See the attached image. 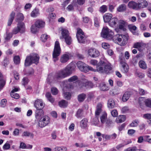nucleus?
<instances>
[{
	"mask_svg": "<svg viewBox=\"0 0 151 151\" xmlns=\"http://www.w3.org/2000/svg\"><path fill=\"white\" fill-rule=\"evenodd\" d=\"M100 122L99 119V117L95 116L91 121L92 124L96 126L100 127L99 124Z\"/></svg>",
	"mask_w": 151,
	"mask_h": 151,
	"instance_id": "cd10ccee",
	"label": "nucleus"
},
{
	"mask_svg": "<svg viewBox=\"0 0 151 151\" xmlns=\"http://www.w3.org/2000/svg\"><path fill=\"white\" fill-rule=\"evenodd\" d=\"M15 13L12 12L10 14V18L9 19L8 22V26H10L12 24V22L14 18Z\"/></svg>",
	"mask_w": 151,
	"mask_h": 151,
	"instance_id": "7c9ffc66",
	"label": "nucleus"
},
{
	"mask_svg": "<svg viewBox=\"0 0 151 151\" xmlns=\"http://www.w3.org/2000/svg\"><path fill=\"white\" fill-rule=\"evenodd\" d=\"M112 16L111 14L107 13L104 14L103 16V19L105 22H109L111 19Z\"/></svg>",
	"mask_w": 151,
	"mask_h": 151,
	"instance_id": "412c9836",
	"label": "nucleus"
},
{
	"mask_svg": "<svg viewBox=\"0 0 151 151\" xmlns=\"http://www.w3.org/2000/svg\"><path fill=\"white\" fill-rule=\"evenodd\" d=\"M70 54L68 53L63 54L61 55L60 58V61L62 63L67 62L69 59Z\"/></svg>",
	"mask_w": 151,
	"mask_h": 151,
	"instance_id": "4468645a",
	"label": "nucleus"
},
{
	"mask_svg": "<svg viewBox=\"0 0 151 151\" xmlns=\"http://www.w3.org/2000/svg\"><path fill=\"white\" fill-rule=\"evenodd\" d=\"M37 27L35 25H32L31 27V31L33 33H35L37 31Z\"/></svg>",
	"mask_w": 151,
	"mask_h": 151,
	"instance_id": "6e6d98bb",
	"label": "nucleus"
},
{
	"mask_svg": "<svg viewBox=\"0 0 151 151\" xmlns=\"http://www.w3.org/2000/svg\"><path fill=\"white\" fill-rule=\"evenodd\" d=\"M107 7L106 6L103 5L101 6L99 9V11L101 12L104 13L107 11Z\"/></svg>",
	"mask_w": 151,
	"mask_h": 151,
	"instance_id": "c03bdc74",
	"label": "nucleus"
},
{
	"mask_svg": "<svg viewBox=\"0 0 151 151\" xmlns=\"http://www.w3.org/2000/svg\"><path fill=\"white\" fill-rule=\"evenodd\" d=\"M102 105L101 104L99 103L98 104L96 107V109L95 111V116L99 117V116L101 111V107Z\"/></svg>",
	"mask_w": 151,
	"mask_h": 151,
	"instance_id": "393cba45",
	"label": "nucleus"
},
{
	"mask_svg": "<svg viewBox=\"0 0 151 151\" xmlns=\"http://www.w3.org/2000/svg\"><path fill=\"white\" fill-rule=\"evenodd\" d=\"M34 105L37 109L40 108L42 109L44 107V105L42 100L40 99L37 100L35 101Z\"/></svg>",
	"mask_w": 151,
	"mask_h": 151,
	"instance_id": "f3484780",
	"label": "nucleus"
},
{
	"mask_svg": "<svg viewBox=\"0 0 151 151\" xmlns=\"http://www.w3.org/2000/svg\"><path fill=\"white\" fill-rule=\"evenodd\" d=\"M46 96L48 100L51 103H53L54 101V99H53L50 93L49 92L47 93L46 94Z\"/></svg>",
	"mask_w": 151,
	"mask_h": 151,
	"instance_id": "e433bc0d",
	"label": "nucleus"
},
{
	"mask_svg": "<svg viewBox=\"0 0 151 151\" xmlns=\"http://www.w3.org/2000/svg\"><path fill=\"white\" fill-rule=\"evenodd\" d=\"M112 116L114 117H116L118 115V113L117 110H114L111 112Z\"/></svg>",
	"mask_w": 151,
	"mask_h": 151,
	"instance_id": "338daca9",
	"label": "nucleus"
},
{
	"mask_svg": "<svg viewBox=\"0 0 151 151\" xmlns=\"http://www.w3.org/2000/svg\"><path fill=\"white\" fill-rule=\"evenodd\" d=\"M127 7L126 5L124 4L120 5L117 8V10L119 12H122L125 11Z\"/></svg>",
	"mask_w": 151,
	"mask_h": 151,
	"instance_id": "2f4dec72",
	"label": "nucleus"
},
{
	"mask_svg": "<svg viewBox=\"0 0 151 151\" xmlns=\"http://www.w3.org/2000/svg\"><path fill=\"white\" fill-rule=\"evenodd\" d=\"M115 106V102L112 99H110L108 101V106L109 108H113Z\"/></svg>",
	"mask_w": 151,
	"mask_h": 151,
	"instance_id": "473e14b6",
	"label": "nucleus"
},
{
	"mask_svg": "<svg viewBox=\"0 0 151 151\" xmlns=\"http://www.w3.org/2000/svg\"><path fill=\"white\" fill-rule=\"evenodd\" d=\"M61 31L63 38L65 39V41L67 45H70L71 44L72 40L69 35V33L68 30L65 29H62Z\"/></svg>",
	"mask_w": 151,
	"mask_h": 151,
	"instance_id": "0eeeda50",
	"label": "nucleus"
},
{
	"mask_svg": "<svg viewBox=\"0 0 151 151\" xmlns=\"http://www.w3.org/2000/svg\"><path fill=\"white\" fill-rule=\"evenodd\" d=\"M34 73V70L32 68H30L24 72V74L27 76H29L33 74Z\"/></svg>",
	"mask_w": 151,
	"mask_h": 151,
	"instance_id": "4c0bfd02",
	"label": "nucleus"
},
{
	"mask_svg": "<svg viewBox=\"0 0 151 151\" xmlns=\"http://www.w3.org/2000/svg\"><path fill=\"white\" fill-rule=\"evenodd\" d=\"M131 95L130 92L129 91H127L124 93L122 97V100L124 102H126L129 99Z\"/></svg>",
	"mask_w": 151,
	"mask_h": 151,
	"instance_id": "4be33fe9",
	"label": "nucleus"
},
{
	"mask_svg": "<svg viewBox=\"0 0 151 151\" xmlns=\"http://www.w3.org/2000/svg\"><path fill=\"white\" fill-rule=\"evenodd\" d=\"M145 47V44L142 42H138L134 44L133 47L137 48L139 51H143Z\"/></svg>",
	"mask_w": 151,
	"mask_h": 151,
	"instance_id": "2eb2a0df",
	"label": "nucleus"
},
{
	"mask_svg": "<svg viewBox=\"0 0 151 151\" xmlns=\"http://www.w3.org/2000/svg\"><path fill=\"white\" fill-rule=\"evenodd\" d=\"M114 35V32L106 27L103 28L101 32L102 37L108 39L111 38Z\"/></svg>",
	"mask_w": 151,
	"mask_h": 151,
	"instance_id": "423d86ee",
	"label": "nucleus"
},
{
	"mask_svg": "<svg viewBox=\"0 0 151 151\" xmlns=\"http://www.w3.org/2000/svg\"><path fill=\"white\" fill-rule=\"evenodd\" d=\"M101 122L102 124H105L109 119L107 118V114L106 113L103 114L100 117Z\"/></svg>",
	"mask_w": 151,
	"mask_h": 151,
	"instance_id": "a878e982",
	"label": "nucleus"
},
{
	"mask_svg": "<svg viewBox=\"0 0 151 151\" xmlns=\"http://www.w3.org/2000/svg\"><path fill=\"white\" fill-rule=\"evenodd\" d=\"M116 40L118 42V44L121 46L125 45L127 43L128 39L127 35L118 34L116 36Z\"/></svg>",
	"mask_w": 151,
	"mask_h": 151,
	"instance_id": "6e6552de",
	"label": "nucleus"
},
{
	"mask_svg": "<svg viewBox=\"0 0 151 151\" xmlns=\"http://www.w3.org/2000/svg\"><path fill=\"white\" fill-rule=\"evenodd\" d=\"M14 63L16 64H18L20 62V58L19 56H15L14 58Z\"/></svg>",
	"mask_w": 151,
	"mask_h": 151,
	"instance_id": "603ef678",
	"label": "nucleus"
},
{
	"mask_svg": "<svg viewBox=\"0 0 151 151\" xmlns=\"http://www.w3.org/2000/svg\"><path fill=\"white\" fill-rule=\"evenodd\" d=\"M83 86L86 87L87 88H91L93 87V83L90 81H85L82 83Z\"/></svg>",
	"mask_w": 151,
	"mask_h": 151,
	"instance_id": "5701e85b",
	"label": "nucleus"
},
{
	"mask_svg": "<svg viewBox=\"0 0 151 151\" xmlns=\"http://www.w3.org/2000/svg\"><path fill=\"white\" fill-rule=\"evenodd\" d=\"M7 100L6 99H2L1 102V104L2 107H4L6 105Z\"/></svg>",
	"mask_w": 151,
	"mask_h": 151,
	"instance_id": "e2e57ef3",
	"label": "nucleus"
},
{
	"mask_svg": "<svg viewBox=\"0 0 151 151\" xmlns=\"http://www.w3.org/2000/svg\"><path fill=\"white\" fill-rule=\"evenodd\" d=\"M88 53L89 56L92 57H96L98 56L100 54L99 51L95 49L91 48L88 51Z\"/></svg>",
	"mask_w": 151,
	"mask_h": 151,
	"instance_id": "ddd939ff",
	"label": "nucleus"
},
{
	"mask_svg": "<svg viewBox=\"0 0 151 151\" xmlns=\"http://www.w3.org/2000/svg\"><path fill=\"white\" fill-rule=\"evenodd\" d=\"M68 105V102L65 100H62L59 102V105L61 107H66Z\"/></svg>",
	"mask_w": 151,
	"mask_h": 151,
	"instance_id": "f704fd0d",
	"label": "nucleus"
},
{
	"mask_svg": "<svg viewBox=\"0 0 151 151\" xmlns=\"http://www.w3.org/2000/svg\"><path fill=\"white\" fill-rule=\"evenodd\" d=\"M76 64L80 70L85 73L90 70L94 72L97 71L100 73L108 74L112 69L110 64L106 63L102 61L99 62L98 65L96 67V69H93L88 66H86L85 63L81 61H78Z\"/></svg>",
	"mask_w": 151,
	"mask_h": 151,
	"instance_id": "f257e3e1",
	"label": "nucleus"
},
{
	"mask_svg": "<svg viewBox=\"0 0 151 151\" xmlns=\"http://www.w3.org/2000/svg\"><path fill=\"white\" fill-rule=\"evenodd\" d=\"M25 31V25L24 23L20 22L17 24V26L15 27L12 31V33L14 34H16L20 32L23 33Z\"/></svg>",
	"mask_w": 151,
	"mask_h": 151,
	"instance_id": "1a4fd4ad",
	"label": "nucleus"
},
{
	"mask_svg": "<svg viewBox=\"0 0 151 151\" xmlns=\"http://www.w3.org/2000/svg\"><path fill=\"white\" fill-rule=\"evenodd\" d=\"M56 78L55 77V76L53 77L51 74H49L48 76V77L47 79V83L49 84H50L54 82V81H56Z\"/></svg>",
	"mask_w": 151,
	"mask_h": 151,
	"instance_id": "c756f323",
	"label": "nucleus"
},
{
	"mask_svg": "<svg viewBox=\"0 0 151 151\" xmlns=\"http://www.w3.org/2000/svg\"><path fill=\"white\" fill-rule=\"evenodd\" d=\"M139 65L141 68L146 69L147 68V65L145 62L143 60H140L139 63Z\"/></svg>",
	"mask_w": 151,
	"mask_h": 151,
	"instance_id": "58836bf2",
	"label": "nucleus"
},
{
	"mask_svg": "<svg viewBox=\"0 0 151 151\" xmlns=\"http://www.w3.org/2000/svg\"><path fill=\"white\" fill-rule=\"evenodd\" d=\"M78 79V77L76 76H73L68 79V81L69 82H73L76 81Z\"/></svg>",
	"mask_w": 151,
	"mask_h": 151,
	"instance_id": "bf43d9fd",
	"label": "nucleus"
},
{
	"mask_svg": "<svg viewBox=\"0 0 151 151\" xmlns=\"http://www.w3.org/2000/svg\"><path fill=\"white\" fill-rule=\"evenodd\" d=\"M120 64L122 67L121 70L124 73H126L129 71V67L125 62V60L124 58L120 57Z\"/></svg>",
	"mask_w": 151,
	"mask_h": 151,
	"instance_id": "f8f14e48",
	"label": "nucleus"
},
{
	"mask_svg": "<svg viewBox=\"0 0 151 151\" xmlns=\"http://www.w3.org/2000/svg\"><path fill=\"white\" fill-rule=\"evenodd\" d=\"M61 48L59 42L56 41L55 42L54 50L52 53V58L54 62H56L59 59L58 56L61 53Z\"/></svg>",
	"mask_w": 151,
	"mask_h": 151,
	"instance_id": "39448f33",
	"label": "nucleus"
},
{
	"mask_svg": "<svg viewBox=\"0 0 151 151\" xmlns=\"http://www.w3.org/2000/svg\"><path fill=\"white\" fill-rule=\"evenodd\" d=\"M102 46L104 48L107 49L110 47V45L107 43H103L102 44Z\"/></svg>",
	"mask_w": 151,
	"mask_h": 151,
	"instance_id": "052dcab7",
	"label": "nucleus"
},
{
	"mask_svg": "<svg viewBox=\"0 0 151 151\" xmlns=\"http://www.w3.org/2000/svg\"><path fill=\"white\" fill-rule=\"evenodd\" d=\"M63 96L64 98L67 99H70L71 96V95L70 93L65 92L63 94Z\"/></svg>",
	"mask_w": 151,
	"mask_h": 151,
	"instance_id": "09e8293b",
	"label": "nucleus"
},
{
	"mask_svg": "<svg viewBox=\"0 0 151 151\" xmlns=\"http://www.w3.org/2000/svg\"><path fill=\"white\" fill-rule=\"evenodd\" d=\"M23 83L22 84L24 85L27 84L29 82V80L27 78L24 77L22 79Z\"/></svg>",
	"mask_w": 151,
	"mask_h": 151,
	"instance_id": "0e129e2a",
	"label": "nucleus"
},
{
	"mask_svg": "<svg viewBox=\"0 0 151 151\" xmlns=\"http://www.w3.org/2000/svg\"><path fill=\"white\" fill-rule=\"evenodd\" d=\"M48 37V35L47 34H43L41 37V40L42 42H44L46 41Z\"/></svg>",
	"mask_w": 151,
	"mask_h": 151,
	"instance_id": "8fccbe9b",
	"label": "nucleus"
},
{
	"mask_svg": "<svg viewBox=\"0 0 151 151\" xmlns=\"http://www.w3.org/2000/svg\"><path fill=\"white\" fill-rule=\"evenodd\" d=\"M10 147V146L9 144L8 143H5L3 146V149L7 150L9 149Z\"/></svg>",
	"mask_w": 151,
	"mask_h": 151,
	"instance_id": "774afa93",
	"label": "nucleus"
},
{
	"mask_svg": "<svg viewBox=\"0 0 151 151\" xmlns=\"http://www.w3.org/2000/svg\"><path fill=\"white\" fill-rule=\"evenodd\" d=\"M139 122V121L138 119H135L129 125L131 127H136L138 125Z\"/></svg>",
	"mask_w": 151,
	"mask_h": 151,
	"instance_id": "37998d69",
	"label": "nucleus"
},
{
	"mask_svg": "<svg viewBox=\"0 0 151 151\" xmlns=\"http://www.w3.org/2000/svg\"><path fill=\"white\" fill-rule=\"evenodd\" d=\"M137 150V147H133L125 149L124 151H136Z\"/></svg>",
	"mask_w": 151,
	"mask_h": 151,
	"instance_id": "13d9d810",
	"label": "nucleus"
},
{
	"mask_svg": "<svg viewBox=\"0 0 151 151\" xmlns=\"http://www.w3.org/2000/svg\"><path fill=\"white\" fill-rule=\"evenodd\" d=\"M39 58L37 54L35 53L30 54L26 58L24 63L25 66H29L32 63L37 64L38 63Z\"/></svg>",
	"mask_w": 151,
	"mask_h": 151,
	"instance_id": "20e7f679",
	"label": "nucleus"
},
{
	"mask_svg": "<svg viewBox=\"0 0 151 151\" xmlns=\"http://www.w3.org/2000/svg\"><path fill=\"white\" fill-rule=\"evenodd\" d=\"M126 117L124 115L119 116L116 119V122L118 123H120L124 122L125 120Z\"/></svg>",
	"mask_w": 151,
	"mask_h": 151,
	"instance_id": "72a5a7b5",
	"label": "nucleus"
},
{
	"mask_svg": "<svg viewBox=\"0 0 151 151\" xmlns=\"http://www.w3.org/2000/svg\"><path fill=\"white\" fill-rule=\"evenodd\" d=\"M86 95L84 93H82L78 96V99L80 102L83 101L86 98Z\"/></svg>",
	"mask_w": 151,
	"mask_h": 151,
	"instance_id": "ea45409f",
	"label": "nucleus"
},
{
	"mask_svg": "<svg viewBox=\"0 0 151 151\" xmlns=\"http://www.w3.org/2000/svg\"><path fill=\"white\" fill-rule=\"evenodd\" d=\"M82 110L79 109L76 112V116L78 118H80L82 116Z\"/></svg>",
	"mask_w": 151,
	"mask_h": 151,
	"instance_id": "49530a36",
	"label": "nucleus"
},
{
	"mask_svg": "<svg viewBox=\"0 0 151 151\" xmlns=\"http://www.w3.org/2000/svg\"><path fill=\"white\" fill-rule=\"evenodd\" d=\"M74 67L73 65H68L65 68L60 70L56 73L55 78L57 79H61L69 76L74 70Z\"/></svg>",
	"mask_w": 151,
	"mask_h": 151,
	"instance_id": "f03ea898",
	"label": "nucleus"
},
{
	"mask_svg": "<svg viewBox=\"0 0 151 151\" xmlns=\"http://www.w3.org/2000/svg\"><path fill=\"white\" fill-rule=\"evenodd\" d=\"M43 114V112L42 109L41 108L36 109L35 111V116L36 119L38 120H40Z\"/></svg>",
	"mask_w": 151,
	"mask_h": 151,
	"instance_id": "dca6fc26",
	"label": "nucleus"
},
{
	"mask_svg": "<svg viewBox=\"0 0 151 151\" xmlns=\"http://www.w3.org/2000/svg\"><path fill=\"white\" fill-rule=\"evenodd\" d=\"M29 136L32 138H33L34 137V134L32 133L27 131L24 132L22 135V137H29Z\"/></svg>",
	"mask_w": 151,
	"mask_h": 151,
	"instance_id": "79ce46f5",
	"label": "nucleus"
},
{
	"mask_svg": "<svg viewBox=\"0 0 151 151\" xmlns=\"http://www.w3.org/2000/svg\"><path fill=\"white\" fill-rule=\"evenodd\" d=\"M145 102L147 106L151 108V100L150 99H147L145 101Z\"/></svg>",
	"mask_w": 151,
	"mask_h": 151,
	"instance_id": "864d4df0",
	"label": "nucleus"
},
{
	"mask_svg": "<svg viewBox=\"0 0 151 151\" xmlns=\"http://www.w3.org/2000/svg\"><path fill=\"white\" fill-rule=\"evenodd\" d=\"M143 117L146 119L148 120V121H149L151 119V114L150 113H147L144 114L143 115Z\"/></svg>",
	"mask_w": 151,
	"mask_h": 151,
	"instance_id": "a18cd8bd",
	"label": "nucleus"
},
{
	"mask_svg": "<svg viewBox=\"0 0 151 151\" xmlns=\"http://www.w3.org/2000/svg\"><path fill=\"white\" fill-rule=\"evenodd\" d=\"M35 26L38 28H42L44 27L45 22L41 20H38L35 23Z\"/></svg>",
	"mask_w": 151,
	"mask_h": 151,
	"instance_id": "b1692460",
	"label": "nucleus"
},
{
	"mask_svg": "<svg viewBox=\"0 0 151 151\" xmlns=\"http://www.w3.org/2000/svg\"><path fill=\"white\" fill-rule=\"evenodd\" d=\"M17 19L20 20H22L24 19L23 14L21 13H19L17 15Z\"/></svg>",
	"mask_w": 151,
	"mask_h": 151,
	"instance_id": "680f3d73",
	"label": "nucleus"
},
{
	"mask_svg": "<svg viewBox=\"0 0 151 151\" xmlns=\"http://www.w3.org/2000/svg\"><path fill=\"white\" fill-rule=\"evenodd\" d=\"M49 117L47 116H45L42 117L39 122V126L41 128L45 127L50 122Z\"/></svg>",
	"mask_w": 151,
	"mask_h": 151,
	"instance_id": "9d476101",
	"label": "nucleus"
},
{
	"mask_svg": "<svg viewBox=\"0 0 151 151\" xmlns=\"http://www.w3.org/2000/svg\"><path fill=\"white\" fill-rule=\"evenodd\" d=\"M10 95L12 98L15 99H18L19 98V95L15 93H11Z\"/></svg>",
	"mask_w": 151,
	"mask_h": 151,
	"instance_id": "4d7b16f0",
	"label": "nucleus"
},
{
	"mask_svg": "<svg viewBox=\"0 0 151 151\" xmlns=\"http://www.w3.org/2000/svg\"><path fill=\"white\" fill-rule=\"evenodd\" d=\"M39 14V10L38 9H35L33 10L31 14V17H35Z\"/></svg>",
	"mask_w": 151,
	"mask_h": 151,
	"instance_id": "c9c22d12",
	"label": "nucleus"
},
{
	"mask_svg": "<svg viewBox=\"0 0 151 151\" xmlns=\"http://www.w3.org/2000/svg\"><path fill=\"white\" fill-rule=\"evenodd\" d=\"M119 89L117 87H115L114 89L111 91V92H112V93L113 94L115 95L118 93L119 91Z\"/></svg>",
	"mask_w": 151,
	"mask_h": 151,
	"instance_id": "5fc2aeb1",
	"label": "nucleus"
},
{
	"mask_svg": "<svg viewBox=\"0 0 151 151\" xmlns=\"http://www.w3.org/2000/svg\"><path fill=\"white\" fill-rule=\"evenodd\" d=\"M76 37L79 43H84L86 40V37L84 34V32L81 29H79L78 30Z\"/></svg>",
	"mask_w": 151,
	"mask_h": 151,
	"instance_id": "9b49d317",
	"label": "nucleus"
},
{
	"mask_svg": "<svg viewBox=\"0 0 151 151\" xmlns=\"http://www.w3.org/2000/svg\"><path fill=\"white\" fill-rule=\"evenodd\" d=\"M51 91L52 94L54 95H57L58 93V89L55 87L52 88Z\"/></svg>",
	"mask_w": 151,
	"mask_h": 151,
	"instance_id": "3c124183",
	"label": "nucleus"
},
{
	"mask_svg": "<svg viewBox=\"0 0 151 151\" xmlns=\"http://www.w3.org/2000/svg\"><path fill=\"white\" fill-rule=\"evenodd\" d=\"M74 67L73 65H68L65 68L60 70L56 73L55 78L57 79H61L69 76L74 70Z\"/></svg>",
	"mask_w": 151,
	"mask_h": 151,
	"instance_id": "7ed1b4c3",
	"label": "nucleus"
},
{
	"mask_svg": "<svg viewBox=\"0 0 151 151\" xmlns=\"http://www.w3.org/2000/svg\"><path fill=\"white\" fill-rule=\"evenodd\" d=\"M118 21V20L117 18H111L109 22V24L110 26L113 27L116 26Z\"/></svg>",
	"mask_w": 151,
	"mask_h": 151,
	"instance_id": "c85d7f7f",
	"label": "nucleus"
},
{
	"mask_svg": "<svg viewBox=\"0 0 151 151\" xmlns=\"http://www.w3.org/2000/svg\"><path fill=\"white\" fill-rule=\"evenodd\" d=\"M119 28L120 30L123 31L125 30V26L126 25V23L125 22L122 20H120L119 21Z\"/></svg>",
	"mask_w": 151,
	"mask_h": 151,
	"instance_id": "bb28decb",
	"label": "nucleus"
},
{
	"mask_svg": "<svg viewBox=\"0 0 151 151\" xmlns=\"http://www.w3.org/2000/svg\"><path fill=\"white\" fill-rule=\"evenodd\" d=\"M113 123L111 120L109 119L106 122L105 126L107 128H110L113 126Z\"/></svg>",
	"mask_w": 151,
	"mask_h": 151,
	"instance_id": "a19ab883",
	"label": "nucleus"
},
{
	"mask_svg": "<svg viewBox=\"0 0 151 151\" xmlns=\"http://www.w3.org/2000/svg\"><path fill=\"white\" fill-rule=\"evenodd\" d=\"M128 6L129 8L133 9H138V3H137L133 1L129 2L128 4Z\"/></svg>",
	"mask_w": 151,
	"mask_h": 151,
	"instance_id": "aec40b11",
	"label": "nucleus"
},
{
	"mask_svg": "<svg viewBox=\"0 0 151 151\" xmlns=\"http://www.w3.org/2000/svg\"><path fill=\"white\" fill-rule=\"evenodd\" d=\"M88 120L86 118H84L80 122L81 127L83 129H85L88 126Z\"/></svg>",
	"mask_w": 151,
	"mask_h": 151,
	"instance_id": "6ab92c4d",
	"label": "nucleus"
},
{
	"mask_svg": "<svg viewBox=\"0 0 151 151\" xmlns=\"http://www.w3.org/2000/svg\"><path fill=\"white\" fill-rule=\"evenodd\" d=\"M5 84V81H0V91H1L4 87Z\"/></svg>",
	"mask_w": 151,
	"mask_h": 151,
	"instance_id": "69168bd1",
	"label": "nucleus"
},
{
	"mask_svg": "<svg viewBox=\"0 0 151 151\" xmlns=\"http://www.w3.org/2000/svg\"><path fill=\"white\" fill-rule=\"evenodd\" d=\"M138 9L146 7L147 5V2L145 0H141L140 2L138 3Z\"/></svg>",
	"mask_w": 151,
	"mask_h": 151,
	"instance_id": "a211bd4d",
	"label": "nucleus"
},
{
	"mask_svg": "<svg viewBox=\"0 0 151 151\" xmlns=\"http://www.w3.org/2000/svg\"><path fill=\"white\" fill-rule=\"evenodd\" d=\"M101 89L103 91H106L108 90L109 88L106 84H102L101 86Z\"/></svg>",
	"mask_w": 151,
	"mask_h": 151,
	"instance_id": "de8ad7c7",
	"label": "nucleus"
}]
</instances>
